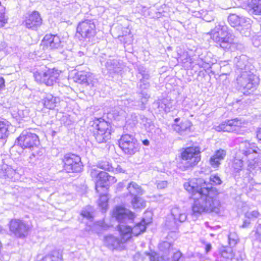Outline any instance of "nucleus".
Masks as SVG:
<instances>
[{"instance_id": "nucleus-22", "label": "nucleus", "mask_w": 261, "mask_h": 261, "mask_svg": "<svg viewBox=\"0 0 261 261\" xmlns=\"http://www.w3.org/2000/svg\"><path fill=\"white\" fill-rule=\"evenodd\" d=\"M57 98L50 96L46 97L43 99V105L44 107L49 110H53L57 106Z\"/></svg>"}, {"instance_id": "nucleus-23", "label": "nucleus", "mask_w": 261, "mask_h": 261, "mask_svg": "<svg viewBox=\"0 0 261 261\" xmlns=\"http://www.w3.org/2000/svg\"><path fill=\"white\" fill-rule=\"evenodd\" d=\"M244 162L242 159L234 158L231 163V167L236 172H239L243 169Z\"/></svg>"}, {"instance_id": "nucleus-41", "label": "nucleus", "mask_w": 261, "mask_h": 261, "mask_svg": "<svg viewBox=\"0 0 261 261\" xmlns=\"http://www.w3.org/2000/svg\"><path fill=\"white\" fill-rule=\"evenodd\" d=\"M256 233L257 234V236H261V224L256 228Z\"/></svg>"}, {"instance_id": "nucleus-42", "label": "nucleus", "mask_w": 261, "mask_h": 261, "mask_svg": "<svg viewBox=\"0 0 261 261\" xmlns=\"http://www.w3.org/2000/svg\"><path fill=\"white\" fill-rule=\"evenodd\" d=\"M142 143L145 146H148L149 144V142L147 139H145L143 140Z\"/></svg>"}, {"instance_id": "nucleus-21", "label": "nucleus", "mask_w": 261, "mask_h": 261, "mask_svg": "<svg viewBox=\"0 0 261 261\" xmlns=\"http://www.w3.org/2000/svg\"><path fill=\"white\" fill-rule=\"evenodd\" d=\"M90 77V75L89 73L81 71L75 74V79L76 82L81 84H86L88 85Z\"/></svg>"}, {"instance_id": "nucleus-24", "label": "nucleus", "mask_w": 261, "mask_h": 261, "mask_svg": "<svg viewBox=\"0 0 261 261\" xmlns=\"http://www.w3.org/2000/svg\"><path fill=\"white\" fill-rule=\"evenodd\" d=\"M250 7L255 15H261V0H251Z\"/></svg>"}, {"instance_id": "nucleus-8", "label": "nucleus", "mask_w": 261, "mask_h": 261, "mask_svg": "<svg viewBox=\"0 0 261 261\" xmlns=\"http://www.w3.org/2000/svg\"><path fill=\"white\" fill-rule=\"evenodd\" d=\"M63 170L67 173H79L83 170V164L80 155L67 153L61 159Z\"/></svg>"}, {"instance_id": "nucleus-10", "label": "nucleus", "mask_w": 261, "mask_h": 261, "mask_svg": "<svg viewBox=\"0 0 261 261\" xmlns=\"http://www.w3.org/2000/svg\"><path fill=\"white\" fill-rule=\"evenodd\" d=\"M245 121L239 118H233L227 120L215 126V129L218 132L236 133L242 134V131L245 127Z\"/></svg>"}, {"instance_id": "nucleus-17", "label": "nucleus", "mask_w": 261, "mask_h": 261, "mask_svg": "<svg viewBox=\"0 0 261 261\" xmlns=\"http://www.w3.org/2000/svg\"><path fill=\"white\" fill-rule=\"evenodd\" d=\"M10 125L11 124L6 119H0V140H5L8 137Z\"/></svg>"}, {"instance_id": "nucleus-4", "label": "nucleus", "mask_w": 261, "mask_h": 261, "mask_svg": "<svg viewBox=\"0 0 261 261\" xmlns=\"http://www.w3.org/2000/svg\"><path fill=\"white\" fill-rule=\"evenodd\" d=\"M61 73L62 71L57 67L51 68L42 64L36 66L33 74L37 84L53 87L59 82Z\"/></svg>"}, {"instance_id": "nucleus-37", "label": "nucleus", "mask_w": 261, "mask_h": 261, "mask_svg": "<svg viewBox=\"0 0 261 261\" xmlns=\"http://www.w3.org/2000/svg\"><path fill=\"white\" fill-rule=\"evenodd\" d=\"M125 172L124 169L122 168L120 166L118 165L115 169L116 173H124Z\"/></svg>"}, {"instance_id": "nucleus-29", "label": "nucleus", "mask_w": 261, "mask_h": 261, "mask_svg": "<svg viewBox=\"0 0 261 261\" xmlns=\"http://www.w3.org/2000/svg\"><path fill=\"white\" fill-rule=\"evenodd\" d=\"M184 258V255L179 250L174 252L171 257V261H183Z\"/></svg>"}, {"instance_id": "nucleus-3", "label": "nucleus", "mask_w": 261, "mask_h": 261, "mask_svg": "<svg viewBox=\"0 0 261 261\" xmlns=\"http://www.w3.org/2000/svg\"><path fill=\"white\" fill-rule=\"evenodd\" d=\"M146 229V224L144 220L136 223L133 227L124 224H118L116 229L119 232L120 238L112 235L105 237L106 245L112 249L122 247L124 244L130 241L133 237H136L144 232Z\"/></svg>"}, {"instance_id": "nucleus-32", "label": "nucleus", "mask_w": 261, "mask_h": 261, "mask_svg": "<svg viewBox=\"0 0 261 261\" xmlns=\"http://www.w3.org/2000/svg\"><path fill=\"white\" fill-rule=\"evenodd\" d=\"M156 187L160 190L165 189L167 187V182L166 181H158L156 184Z\"/></svg>"}, {"instance_id": "nucleus-13", "label": "nucleus", "mask_w": 261, "mask_h": 261, "mask_svg": "<svg viewBox=\"0 0 261 261\" xmlns=\"http://www.w3.org/2000/svg\"><path fill=\"white\" fill-rule=\"evenodd\" d=\"M111 217L118 222H121L125 219L134 221L136 217L134 213L125 208L122 205H116L112 210Z\"/></svg>"}, {"instance_id": "nucleus-12", "label": "nucleus", "mask_w": 261, "mask_h": 261, "mask_svg": "<svg viewBox=\"0 0 261 261\" xmlns=\"http://www.w3.org/2000/svg\"><path fill=\"white\" fill-rule=\"evenodd\" d=\"M9 228L11 234L20 239L25 238L30 230L29 225L19 219H11L9 222Z\"/></svg>"}, {"instance_id": "nucleus-33", "label": "nucleus", "mask_w": 261, "mask_h": 261, "mask_svg": "<svg viewBox=\"0 0 261 261\" xmlns=\"http://www.w3.org/2000/svg\"><path fill=\"white\" fill-rule=\"evenodd\" d=\"M255 138L257 142L261 144V127L257 128L255 132Z\"/></svg>"}, {"instance_id": "nucleus-44", "label": "nucleus", "mask_w": 261, "mask_h": 261, "mask_svg": "<svg viewBox=\"0 0 261 261\" xmlns=\"http://www.w3.org/2000/svg\"><path fill=\"white\" fill-rule=\"evenodd\" d=\"M2 4L1 2L0 1V7H2Z\"/></svg>"}, {"instance_id": "nucleus-1", "label": "nucleus", "mask_w": 261, "mask_h": 261, "mask_svg": "<svg viewBox=\"0 0 261 261\" xmlns=\"http://www.w3.org/2000/svg\"><path fill=\"white\" fill-rule=\"evenodd\" d=\"M186 191L194 195L198 193L201 197L206 199L203 203L195 202L192 206L193 215L197 216L204 213H210L217 209V206L213 199L212 194H217L215 188L207 186L206 182L202 178H192L189 179L184 184Z\"/></svg>"}, {"instance_id": "nucleus-36", "label": "nucleus", "mask_w": 261, "mask_h": 261, "mask_svg": "<svg viewBox=\"0 0 261 261\" xmlns=\"http://www.w3.org/2000/svg\"><path fill=\"white\" fill-rule=\"evenodd\" d=\"M253 163H252L251 162L249 161V164H248L249 166L251 167L252 166L257 165L259 162V158L257 157V158H254L253 160Z\"/></svg>"}, {"instance_id": "nucleus-45", "label": "nucleus", "mask_w": 261, "mask_h": 261, "mask_svg": "<svg viewBox=\"0 0 261 261\" xmlns=\"http://www.w3.org/2000/svg\"><path fill=\"white\" fill-rule=\"evenodd\" d=\"M110 114V112L107 113V114Z\"/></svg>"}, {"instance_id": "nucleus-27", "label": "nucleus", "mask_w": 261, "mask_h": 261, "mask_svg": "<svg viewBox=\"0 0 261 261\" xmlns=\"http://www.w3.org/2000/svg\"><path fill=\"white\" fill-rule=\"evenodd\" d=\"M132 204L134 209L142 208L145 206V202L144 201H141L140 198L137 196L134 197L132 201Z\"/></svg>"}, {"instance_id": "nucleus-5", "label": "nucleus", "mask_w": 261, "mask_h": 261, "mask_svg": "<svg viewBox=\"0 0 261 261\" xmlns=\"http://www.w3.org/2000/svg\"><path fill=\"white\" fill-rule=\"evenodd\" d=\"M92 132L98 143H105L111 140L114 133L111 122L106 120L103 117H96L92 121Z\"/></svg>"}, {"instance_id": "nucleus-26", "label": "nucleus", "mask_w": 261, "mask_h": 261, "mask_svg": "<svg viewBox=\"0 0 261 261\" xmlns=\"http://www.w3.org/2000/svg\"><path fill=\"white\" fill-rule=\"evenodd\" d=\"M228 22L231 26L234 28L240 25L241 19L237 15L231 14L228 17Z\"/></svg>"}, {"instance_id": "nucleus-18", "label": "nucleus", "mask_w": 261, "mask_h": 261, "mask_svg": "<svg viewBox=\"0 0 261 261\" xmlns=\"http://www.w3.org/2000/svg\"><path fill=\"white\" fill-rule=\"evenodd\" d=\"M63 255L58 250L52 251L50 253L44 255L38 261H63Z\"/></svg>"}, {"instance_id": "nucleus-11", "label": "nucleus", "mask_w": 261, "mask_h": 261, "mask_svg": "<svg viewBox=\"0 0 261 261\" xmlns=\"http://www.w3.org/2000/svg\"><path fill=\"white\" fill-rule=\"evenodd\" d=\"M118 146L125 154H134L139 151L137 140L133 136L123 134L118 140Z\"/></svg>"}, {"instance_id": "nucleus-6", "label": "nucleus", "mask_w": 261, "mask_h": 261, "mask_svg": "<svg viewBox=\"0 0 261 261\" xmlns=\"http://www.w3.org/2000/svg\"><path fill=\"white\" fill-rule=\"evenodd\" d=\"M39 136L35 133L28 131H23L16 138L14 145L23 150H33L40 145Z\"/></svg>"}, {"instance_id": "nucleus-14", "label": "nucleus", "mask_w": 261, "mask_h": 261, "mask_svg": "<svg viewBox=\"0 0 261 261\" xmlns=\"http://www.w3.org/2000/svg\"><path fill=\"white\" fill-rule=\"evenodd\" d=\"M22 23L29 29L37 30L42 25V19L40 13L35 10L25 16Z\"/></svg>"}, {"instance_id": "nucleus-40", "label": "nucleus", "mask_w": 261, "mask_h": 261, "mask_svg": "<svg viewBox=\"0 0 261 261\" xmlns=\"http://www.w3.org/2000/svg\"><path fill=\"white\" fill-rule=\"evenodd\" d=\"M250 224V222L249 221H245L243 222L242 226H241V227L242 228H246Z\"/></svg>"}, {"instance_id": "nucleus-9", "label": "nucleus", "mask_w": 261, "mask_h": 261, "mask_svg": "<svg viewBox=\"0 0 261 261\" xmlns=\"http://www.w3.org/2000/svg\"><path fill=\"white\" fill-rule=\"evenodd\" d=\"M96 34V25L93 20L85 19L78 23L75 36L80 40L90 39Z\"/></svg>"}, {"instance_id": "nucleus-19", "label": "nucleus", "mask_w": 261, "mask_h": 261, "mask_svg": "<svg viewBox=\"0 0 261 261\" xmlns=\"http://www.w3.org/2000/svg\"><path fill=\"white\" fill-rule=\"evenodd\" d=\"M221 257L225 259H232L235 257V253L230 246H222L219 251Z\"/></svg>"}, {"instance_id": "nucleus-2", "label": "nucleus", "mask_w": 261, "mask_h": 261, "mask_svg": "<svg viewBox=\"0 0 261 261\" xmlns=\"http://www.w3.org/2000/svg\"><path fill=\"white\" fill-rule=\"evenodd\" d=\"M89 172L94 180L95 192L98 195L97 205L102 212H106L109 206L108 192L111 185L117 180L105 171H99L96 168H92Z\"/></svg>"}, {"instance_id": "nucleus-39", "label": "nucleus", "mask_w": 261, "mask_h": 261, "mask_svg": "<svg viewBox=\"0 0 261 261\" xmlns=\"http://www.w3.org/2000/svg\"><path fill=\"white\" fill-rule=\"evenodd\" d=\"M212 249V245L211 244H206L205 246V252L208 253Z\"/></svg>"}, {"instance_id": "nucleus-30", "label": "nucleus", "mask_w": 261, "mask_h": 261, "mask_svg": "<svg viewBox=\"0 0 261 261\" xmlns=\"http://www.w3.org/2000/svg\"><path fill=\"white\" fill-rule=\"evenodd\" d=\"M8 19L5 12H0V29L4 27L8 23Z\"/></svg>"}, {"instance_id": "nucleus-25", "label": "nucleus", "mask_w": 261, "mask_h": 261, "mask_svg": "<svg viewBox=\"0 0 261 261\" xmlns=\"http://www.w3.org/2000/svg\"><path fill=\"white\" fill-rule=\"evenodd\" d=\"M150 261H168V258L164 255H160L158 253L151 251L147 254Z\"/></svg>"}, {"instance_id": "nucleus-16", "label": "nucleus", "mask_w": 261, "mask_h": 261, "mask_svg": "<svg viewBox=\"0 0 261 261\" xmlns=\"http://www.w3.org/2000/svg\"><path fill=\"white\" fill-rule=\"evenodd\" d=\"M226 156V150L222 148L216 150L214 153L210 158L208 162L211 167L218 169Z\"/></svg>"}, {"instance_id": "nucleus-7", "label": "nucleus", "mask_w": 261, "mask_h": 261, "mask_svg": "<svg viewBox=\"0 0 261 261\" xmlns=\"http://www.w3.org/2000/svg\"><path fill=\"white\" fill-rule=\"evenodd\" d=\"M201 153V148L199 146H190L181 149L179 157L186 162L187 168H193L200 162Z\"/></svg>"}, {"instance_id": "nucleus-15", "label": "nucleus", "mask_w": 261, "mask_h": 261, "mask_svg": "<svg viewBox=\"0 0 261 261\" xmlns=\"http://www.w3.org/2000/svg\"><path fill=\"white\" fill-rule=\"evenodd\" d=\"M61 43V39L60 36L57 34H46L42 39L41 45L43 49H54L59 48Z\"/></svg>"}, {"instance_id": "nucleus-28", "label": "nucleus", "mask_w": 261, "mask_h": 261, "mask_svg": "<svg viewBox=\"0 0 261 261\" xmlns=\"http://www.w3.org/2000/svg\"><path fill=\"white\" fill-rule=\"evenodd\" d=\"M209 181L210 184L213 186L219 185L222 184V180L217 174L211 175L209 178Z\"/></svg>"}, {"instance_id": "nucleus-20", "label": "nucleus", "mask_w": 261, "mask_h": 261, "mask_svg": "<svg viewBox=\"0 0 261 261\" xmlns=\"http://www.w3.org/2000/svg\"><path fill=\"white\" fill-rule=\"evenodd\" d=\"M192 126V122L188 119L182 120L180 123L174 124V129L178 132L190 130Z\"/></svg>"}, {"instance_id": "nucleus-34", "label": "nucleus", "mask_w": 261, "mask_h": 261, "mask_svg": "<svg viewBox=\"0 0 261 261\" xmlns=\"http://www.w3.org/2000/svg\"><path fill=\"white\" fill-rule=\"evenodd\" d=\"M5 87H6L5 79L2 76H0V93L4 90H5Z\"/></svg>"}, {"instance_id": "nucleus-35", "label": "nucleus", "mask_w": 261, "mask_h": 261, "mask_svg": "<svg viewBox=\"0 0 261 261\" xmlns=\"http://www.w3.org/2000/svg\"><path fill=\"white\" fill-rule=\"evenodd\" d=\"M82 215L84 217H85V218H89V219L93 218L92 214L90 212H87V211L83 212L82 213Z\"/></svg>"}, {"instance_id": "nucleus-31", "label": "nucleus", "mask_w": 261, "mask_h": 261, "mask_svg": "<svg viewBox=\"0 0 261 261\" xmlns=\"http://www.w3.org/2000/svg\"><path fill=\"white\" fill-rule=\"evenodd\" d=\"M216 42L218 43L220 46L222 47H224L223 44H229V41L225 38H220L216 41Z\"/></svg>"}, {"instance_id": "nucleus-43", "label": "nucleus", "mask_w": 261, "mask_h": 261, "mask_svg": "<svg viewBox=\"0 0 261 261\" xmlns=\"http://www.w3.org/2000/svg\"><path fill=\"white\" fill-rule=\"evenodd\" d=\"M179 118H176L174 119V122H177L179 120Z\"/></svg>"}, {"instance_id": "nucleus-38", "label": "nucleus", "mask_w": 261, "mask_h": 261, "mask_svg": "<svg viewBox=\"0 0 261 261\" xmlns=\"http://www.w3.org/2000/svg\"><path fill=\"white\" fill-rule=\"evenodd\" d=\"M239 240L238 239H235L230 238L229 237L228 239V242L230 245H231V244L235 245L239 242Z\"/></svg>"}]
</instances>
